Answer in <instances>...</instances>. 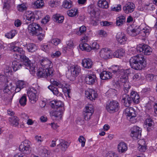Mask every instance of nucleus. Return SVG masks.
Here are the masks:
<instances>
[{
  "label": "nucleus",
  "instance_id": "60",
  "mask_svg": "<svg viewBox=\"0 0 157 157\" xmlns=\"http://www.w3.org/2000/svg\"><path fill=\"white\" fill-rule=\"evenodd\" d=\"M105 157H118V156L113 151H109L106 153Z\"/></svg>",
  "mask_w": 157,
  "mask_h": 157
},
{
  "label": "nucleus",
  "instance_id": "30",
  "mask_svg": "<svg viewBox=\"0 0 157 157\" xmlns=\"http://www.w3.org/2000/svg\"><path fill=\"white\" fill-rule=\"evenodd\" d=\"M125 51L122 48L117 49L113 53V57L121 58L124 55Z\"/></svg>",
  "mask_w": 157,
  "mask_h": 157
},
{
  "label": "nucleus",
  "instance_id": "28",
  "mask_svg": "<svg viewBox=\"0 0 157 157\" xmlns=\"http://www.w3.org/2000/svg\"><path fill=\"white\" fill-rule=\"evenodd\" d=\"M138 149L141 152L145 151L147 149V145L145 140L141 139L138 141Z\"/></svg>",
  "mask_w": 157,
  "mask_h": 157
},
{
  "label": "nucleus",
  "instance_id": "31",
  "mask_svg": "<svg viewBox=\"0 0 157 157\" xmlns=\"http://www.w3.org/2000/svg\"><path fill=\"white\" fill-rule=\"evenodd\" d=\"M15 89V87L13 86L12 84L10 83L4 88L3 92L5 93L10 94L14 92Z\"/></svg>",
  "mask_w": 157,
  "mask_h": 157
},
{
  "label": "nucleus",
  "instance_id": "5",
  "mask_svg": "<svg viewBox=\"0 0 157 157\" xmlns=\"http://www.w3.org/2000/svg\"><path fill=\"white\" fill-rule=\"evenodd\" d=\"M129 63L131 67L136 70H141L146 66L145 60L141 56H136L131 57Z\"/></svg>",
  "mask_w": 157,
  "mask_h": 157
},
{
  "label": "nucleus",
  "instance_id": "27",
  "mask_svg": "<svg viewBox=\"0 0 157 157\" xmlns=\"http://www.w3.org/2000/svg\"><path fill=\"white\" fill-rule=\"evenodd\" d=\"M92 60L89 58H85L82 59V64L83 67L87 69L91 68L93 65Z\"/></svg>",
  "mask_w": 157,
  "mask_h": 157
},
{
  "label": "nucleus",
  "instance_id": "59",
  "mask_svg": "<svg viewBox=\"0 0 157 157\" xmlns=\"http://www.w3.org/2000/svg\"><path fill=\"white\" fill-rule=\"evenodd\" d=\"M144 0H140L139 1V3L140 5H141L142 7H144V8L145 9L147 8V7L151 6H152V4H146L144 3Z\"/></svg>",
  "mask_w": 157,
  "mask_h": 157
},
{
  "label": "nucleus",
  "instance_id": "7",
  "mask_svg": "<svg viewBox=\"0 0 157 157\" xmlns=\"http://www.w3.org/2000/svg\"><path fill=\"white\" fill-rule=\"evenodd\" d=\"M124 114L127 118L132 123H134L136 121V112L132 107H127L124 112Z\"/></svg>",
  "mask_w": 157,
  "mask_h": 157
},
{
  "label": "nucleus",
  "instance_id": "42",
  "mask_svg": "<svg viewBox=\"0 0 157 157\" xmlns=\"http://www.w3.org/2000/svg\"><path fill=\"white\" fill-rule=\"evenodd\" d=\"M70 143L65 140H62L60 142L58 145L60 149L63 151H65L69 146Z\"/></svg>",
  "mask_w": 157,
  "mask_h": 157
},
{
  "label": "nucleus",
  "instance_id": "23",
  "mask_svg": "<svg viewBox=\"0 0 157 157\" xmlns=\"http://www.w3.org/2000/svg\"><path fill=\"white\" fill-rule=\"evenodd\" d=\"M39 155L42 157H48L50 155V152L47 147L44 146H40L38 149Z\"/></svg>",
  "mask_w": 157,
  "mask_h": 157
},
{
  "label": "nucleus",
  "instance_id": "62",
  "mask_svg": "<svg viewBox=\"0 0 157 157\" xmlns=\"http://www.w3.org/2000/svg\"><path fill=\"white\" fill-rule=\"evenodd\" d=\"M61 55V52L60 51H57L55 52H52L51 54V56L52 57L54 58L58 57Z\"/></svg>",
  "mask_w": 157,
  "mask_h": 157
},
{
  "label": "nucleus",
  "instance_id": "6",
  "mask_svg": "<svg viewBox=\"0 0 157 157\" xmlns=\"http://www.w3.org/2000/svg\"><path fill=\"white\" fill-rule=\"evenodd\" d=\"M50 82L54 86H58L59 88H61L65 94L66 97L70 98L69 94L71 92V89L69 86L65 82H60L55 79L51 78L50 79Z\"/></svg>",
  "mask_w": 157,
  "mask_h": 157
},
{
  "label": "nucleus",
  "instance_id": "17",
  "mask_svg": "<svg viewBox=\"0 0 157 157\" xmlns=\"http://www.w3.org/2000/svg\"><path fill=\"white\" fill-rule=\"evenodd\" d=\"M81 71V68L77 65L71 67L69 71L71 73L70 78L73 80L79 75Z\"/></svg>",
  "mask_w": 157,
  "mask_h": 157
},
{
  "label": "nucleus",
  "instance_id": "57",
  "mask_svg": "<svg viewBox=\"0 0 157 157\" xmlns=\"http://www.w3.org/2000/svg\"><path fill=\"white\" fill-rule=\"evenodd\" d=\"M34 14V19H38L40 18L43 16V13L41 11H36L33 12Z\"/></svg>",
  "mask_w": 157,
  "mask_h": 157
},
{
  "label": "nucleus",
  "instance_id": "22",
  "mask_svg": "<svg viewBox=\"0 0 157 157\" xmlns=\"http://www.w3.org/2000/svg\"><path fill=\"white\" fill-rule=\"evenodd\" d=\"M135 7V5L133 3L128 2L123 7V10L125 13H128L132 12L134 10Z\"/></svg>",
  "mask_w": 157,
  "mask_h": 157
},
{
  "label": "nucleus",
  "instance_id": "43",
  "mask_svg": "<svg viewBox=\"0 0 157 157\" xmlns=\"http://www.w3.org/2000/svg\"><path fill=\"white\" fill-rule=\"evenodd\" d=\"M132 79L133 81L134 82L142 81L144 80V78L141 75L140 73H137L134 75L132 77Z\"/></svg>",
  "mask_w": 157,
  "mask_h": 157
},
{
  "label": "nucleus",
  "instance_id": "9",
  "mask_svg": "<svg viewBox=\"0 0 157 157\" xmlns=\"http://www.w3.org/2000/svg\"><path fill=\"white\" fill-rule=\"evenodd\" d=\"M98 57L100 59H104L112 58H113L112 51L107 47L102 48L98 53Z\"/></svg>",
  "mask_w": 157,
  "mask_h": 157
},
{
  "label": "nucleus",
  "instance_id": "40",
  "mask_svg": "<svg viewBox=\"0 0 157 157\" xmlns=\"http://www.w3.org/2000/svg\"><path fill=\"white\" fill-rule=\"evenodd\" d=\"M10 124L16 127L18 125V118L16 116H11L9 119Z\"/></svg>",
  "mask_w": 157,
  "mask_h": 157
},
{
  "label": "nucleus",
  "instance_id": "19",
  "mask_svg": "<svg viewBox=\"0 0 157 157\" xmlns=\"http://www.w3.org/2000/svg\"><path fill=\"white\" fill-rule=\"evenodd\" d=\"M41 67L48 69H53V65L51 60L46 58H43L40 60Z\"/></svg>",
  "mask_w": 157,
  "mask_h": 157
},
{
  "label": "nucleus",
  "instance_id": "2",
  "mask_svg": "<svg viewBox=\"0 0 157 157\" xmlns=\"http://www.w3.org/2000/svg\"><path fill=\"white\" fill-rule=\"evenodd\" d=\"M113 73L114 76L119 77L120 81L124 83V91L127 93L130 87L128 75L133 73V70L130 69L124 70L122 67L116 65L113 67Z\"/></svg>",
  "mask_w": 157,
  "mask_h": 157
},
{
  "label": "nucleus",
  "instance_id": "24",
  "mask_svg": "<svg viewBox=\"0 0 157 157\" xmlns=\"http://www.w3.org/2000/svg\"><path fill=\"white\" fill-rule=\"evenodd\" d=\"M22 46L24 47H26V49L29 52H33L37 50L36 46L33 43L27 44L26 42L23 43Z\"/></svg>",
  "mask_w": 157,
  "mask_h": 157
},
{
  "label": "nucleus",
  "instance_id": "34",
  "mask_svg": "<svg viewBox=\"0 0 157 157\" xmlns=\"http://www.w3.org/2000/svg\"><path fill=\"white\" fill-rule=\"evenodd\" d=\"M33 5L36 9H41L44 6V2L43 0H36L33 2Z\"/></svg>",
  "mask_w": 157,
  "mask_h": 157
},
{
  "label": "nucleus",
  "instance_id": "1",
  "mask_svg": "<svg viewBox=\"0 0 157 157\" xmlns=\"http://www.w3.org/2000/svg\"><path fill=\"white\" fill-rule=\"evenodd\" d=\"M19 44V42L15 41L8 44V46L11 51L17 52L20 54H15L13 55V57L17 59L21 58L23 62L24 65L26 67V68L29 70L31 74L34 75L36 72V65L32 63L29 58L24 55L25 52L22 48L17 46Z\"/></svg>",
  "mask_w": 157,
  "mask_h": 157
},
{
  "label": "nucleus",
  "instance_id": "32",
  "mask_svg": "<svg viewBox=\"0 0 157 157\" xmlns=\"http://www.w3.org/2000/svg\"><path fill=\"white\" fill-rule=\"evenodd\" d=\"M121 101L125 106H128L131 103L132 100L128 95L125 94L122 96Z\"/></svg>",
  "mask_w": 157,
  "mask_h": 157
},
{
  "label": "nucleus",
  "instance_id": "4",
  "mask_svg": "<svg viewBox=\"0 0 157 157\" xmlns=\"http://www.w3.org/2000/svg\"><path fill=\"white\" fill-rule=\"evenodd\" d=\"M28 31L30 35L36 36L38 39L41 41L45 37V34L43 32V29L40 25L36 23L29 24L27 28Z\"/></svg>",
  "mask_w": 157,
  "mask_h": 157
},
{
  "label": "nucleus",
  "instance_id": "10",
  "mask_svg": "<svg viewBox=\"0 0 157 157\" xmlns=\"http://www.w3.org/2000/svg\"><path fill=\"white\" fill-rule=\"evenodd\" d=\"M27 94L29 101L31 103H35L37 101L38 98V93L34 88H28L27 90Z\"/></svg>",
  "mask_w": 157,
  "mask_h": 157
},
{
  "label": "nucleus",
  "instance_id": "41",
  "mask_svg": "<svg viewBox=\"0 0 157 157\" xmlns=\"http://www.w3.org/2000/svg\"><path fill=\"white\" fill-rule=\"evenodd\" d=\"M99 13L98 12H95L94 10H93L92 11L90 12V15L92 17L91 23L93 24L94 25H96L97 24V22L95 20L96 17L98 16Z\"/></svg>",
  "mask_w": 157,
  "mask_h": 157
},
{
  "label": "nucleus",
  "instance_id": "52",
  "mask_svg": "<svg viewBox=\"0 0 157 157\" xmlns=\"http://www.w3.org/2000/svg\"><path fill=\"white\" fill-rule=\"evenodd\" d=\"M63 7L66 9H69L72 6V2L70 0H64L63 3Z\"/></svg>",
  "mask_w": 157,
  "mask_h": 157
},
{
  "label": "nucleus",
  "instance_id": "26",
  "mask_svg": "<svg viewBox=\"0 0 157 157\" xmlns=\"http://www.w3.org/2000/svg\"><path fill=\"white\" fill-rule=\"evenodd\" d=\"M51 107L55 109H61L62 107H64L63 103L60 101L54 100L52 101L51 102Z\"/></svg>",
  "mask_w": 157,
  "mask_h": 157
},
{
  "label": "nucleus",
  "instance_id": "45",
  "mask_svg": "<svg viewBox=\"0 0 157 157\" xmlns=\"http://www.w3.org/2000/svg\"><path fill=\"white\" fill-rule=\"evenodd\" d=\"M21 64L17 61H13L12 63V67L14 71H16L21 67Z\"/></svg>",
  "mask_w": 157,
  "mask_h": 157
},
{
  "label": "nucleus",
  "instance_id": "51",
  "mask_svg": "<svg viewBox=\"0 0 157 157\" xmlns=\"http://www.w3.org/2000/svg\"><path fill=\"white\" fill-rule=\"evenodd\" d=\"M90 47L91 51L93 50L95 51H96L99 49L100 46L96 41H94L92 42L90 44Z\"/></svg>",
  "mask_w": 157,
  "mask_h": 157
},
{
  "label": "nucleus",
  "instance_id": "48",
  "mask_svg": "<svg viewBox=\"0 0 157 157\" xmlns=\"http://www.w3.org/2000/svg\"><path fill=\"white\" fill-rule=\"evenodd\" d=\"M153 122L151 118L146 119L144 121V126L147 128V130L149 131L148 128L151 127L153 124Z\"/></svg>",
  "mask_w": 157,
  "mask_h": 157
},
{
  "label": "nucleus",
  "instance_id": "55",
  "mask_svg": "<svg viewBox=\"0 0 157 157\" xmlns=\"http://www.w3.org/2000/svg\"><path fill=\"white\" fill-rule=\"evenodd\" d=\"M27 100L26 97V96L24 95L20 99L19 102L21 105L24 106L26 104Z\"/></svg>",
  "mask_w": 157,
  "mask_h": 157
},
{
  "label": "nucleus",
  "instance_id": "13",
  "mask_svg": "<svg viewBox=\"0 0 157 157\" xmlns=\"http://www.w3.org/2000/svg\"><path fill=\"white\" fill-rule=\"evenodd\" d=\"M136 49L138 53L142 52L146 55H150L152 52V49L148 45L145 44L137 45Z\"/></svg>",
  "mask_w": 157,
  "mask_h": 157
},
{
  "label": "nucleus",
  "instance_id": "16",
  "mask_svg": "<svg viewBox=\"0 0 157 157\" xmlns=\"http://www.w3.org/2000/svg\"><path fill=\"white\" fill-rule=\"evenodd\" d=\"M141 129L137 126H135L132 128L130 136L133 139L136 140L141 136Z\"/></svg>",
  "mask_w": 157,
  "mask_h": 157
},
{
  "label": "nucleus",
  "instance_id": "3",
  "mask_svg": "<svg viewBox=\"0 0 157 157\" xmlns=\"http://www.w3.org/2000/svg\"><path fill=\"white\" fill-rule=\"evenodd\" d=\"M127 33L129 35L135 36L139 35L140 38L144 39L149 34L150 28L146 26L144 23H142L139 27L135 28L132 25L129 26L127 29Z\"/></svg>",
  "mask_w": 157,
  "mask_h": 157
},
{
  "label": "nucleus",
  "instance_id": "58",
  "mask_svg": "<svg viewBox=\"0 0 157 157\" xmlns=\"http://www.w3.org/2000/svg\"><path fill=\"white\" fill-rule=\"evenodd\" d=\"M78 140L81 144L82 147H84L85 145L86 141L85 138L82 136H80L78 139Z\"/></svg>",
  "mask_w": 157,
  "mask_h": 157
},
{
  "label": "nucleus",
  "instance_id": "18",
  "mask_svg": "<svg viewBox=\"0 0 157 157\" xmlns=\"http://www.w3.org/2000/svg\"><path fill=\"white\" fill-rule=\"evenodd\" d=\"M116 39L118 43L121 45L126 44L128 40L126 35L122 32H119L117 34Z\"/></svg>",
  "mask_w": 157,
  "mask_h": 157
},
{
  "label": "nucleus",
  "instance_id": "20",
  "mask_svg": "<svg viewBox=\"0 0 157 157\" xmlns=\"http://www.w3.org/2000/svg\"><path fill=\"white\" fill-rule=\"evenodd\" d=\"M114 66H115L112 67V73L106 71H104L102 72L100 74V78L102 80H106L112 78L113 76L116 77L114 76L113 73V68Z\"/></svg>",
  "mask_w": 157,
  "mask_h": 157
},
{
  "label": "nucleus",
  "instance_id": "63",
  "mask_svg": "<svg viewBox=\"0 0 157 157\" xmlns=\"http://www.w3.org/2000/svg\"><path fill=\"white\" fill-rule=\"evenodd\" d=\"M61 42L60 40L58 38L53 39L51 41V43L55 46H57Z\"/></svg>",
  "mask_w": 157,
  "mask_h": 157
},
{
  "label": "nucleus",
  "instance_id": "49",
  "mask_svg": "<svg viewBox=\"0 0 157 157\" xmlns=\"http://www.w3.org/2000/svg\"><path fill=\"white\" fill-rule=\"evenodd\" d=\"M86 30V28L84 26L80 27L78 30H77L75 32L76 34L78 36H80L85 33Z\"/></svg>",
  "mask_w": 157,
  "mask_h": 157
},
{
  "label": "nucleus",
  "instance_id": "44",
  "mask_svg": "<svg viewBox=\"0 0 157 157\" xmlns=\"http://www.w3.org/2000/svg\"><path fill=\"white\" fill-rule=\"evenodd\" d=\"M53 20L58 23H62L63 22L64 17L59 14H56L53 16Z\"/></svg>",
  "mask_w": 157,
  "mask_h": 157
},
{
  "label": "nucleus",
  "instance_id": "29",
  "mask_svg": "<svg viewBox=\"0 0 157 157\" xmlns=\"http://www.w3.org/2000/svg\"><path fill=\"white\" fill-rule=\"evenodd\" d=\"M23 19L28 21H33L34 19L33 12L30 11L26 12L23 15Z\"/></svg>",
  "mask_w": 157,
  "mask_h": 157
},
{
  "label": "nucleus",
  "instance_id": "35",
  "mask_svg": "<svg viewBox=\"0 0 157 157\" xmlns=\"http://www.w3.org/2000/svg\"><path fill=\"white\" fill-rule=\"evenodd\" d=\"M51 48V45L47 43L43 44L40 45L41 49L48 54L50 53Z\"/></svg>",
  "mask_w": 157,
  "mask_h": 157
},
{
  "label": "nucleus",
  "instance_id": "8",
  "mask_svg": "<svg viewBox=\"0 0 157 157\" xmlns=\"http://www.w3.org/2000/svg\"><path fill=\"white\" fill-rule=\"evenodd\" d=\"M37 76L40 78H46L48 77H52L54 75L53 69H48L42 67H39L37 71Z\"/></svg>",
  "mask_w": 157,
  "mask_h": 157
},
{
  "label": "nucleus",
  "instance_id": "36",
  "mask_svg": "<svg viewBox=\"0 0 157 157\" xmlns=\"http://www.w3.org/2000/svg\"><path fill=\"white\" fill-rule=\"evenodd\" d=\"M48 89L50 90L55 95L57 96H62V94L59 92L58 89L50 85L48 86Z\"/></svg>",
  "mask_w": 157,
  "mask_h": 157
},
{
  "label": "nucleus",
  "instance_id": "46",
  "mask_svg": "<svg viewBox=\"0 0 157 157\" xmlns=\"http://www.w3.org/2000/svg\"><path fill=\"white\" fill-rule=\"evenodd\" d=\"M125 17L122 15L119 16L117 19L116 24L118 26L122 25L125 21Z\"/></svg>",
  "mask_w": 157,
  "mask_h": 157
},
{
  "label": "nucleus",
  "instance_id": "12",
  "mask_svg": "<svg viewBox=\"0 0 157 157\" xmlns=\"http://www.w3.org/2000/svg\"><path fill=\"white\" fill-rule=\"evenodd\" d=\"M119 106V103L117 101H111L106 104V109L109 113H113L118 110Z\"/></svg>",
  "mask_w": 157,
  "mask_h": 157
},
{
  "label": "nucleus",
  "instance_id": "56",
  "mask_svg": "<svg viewBox=\"0 0 157 157\" xmlns=\"http://www.w3.org/2000/svg\"><path fill=\"white\" fill-rule=\"evenodd\" d=\"M16 86L17 87L22 89L26 86V82L23 80H19L17 82Z\"/></svg>",
  "mask_w": 157,
  "mask_h": 157
},
{
  "label": "nucleus",
  "instance_id": "11",
  "mask_svg": "<svg viewBox=\"0 0 157 157\" xmlns=\"http://www.w3.org/2000/svg\"><path fill=\"white\" fill-rule=\"evenodd\" d=\"M30 144V142L28 140H24L19 146L20 150L25 154H29L31 152Z\"/></svg>",
  "mask_w": 157,
  "mask_h": 157
},
{
  "label": "nucleus",
  "instance_id": "54",
  "mask_svg": "<svg viewBox=\"0 0 157 157\" xmlns=\"http://www.w3.org/2000/svg\"><path fill=\"white\" fill-rule=\"evenodd\" d=\"M4 72L6 76H10L12 74V71L10 67L6 66L4 69Z\"/></svg>",
  "mask_w": 157,
  "mask_h": 157
},
{
  "label": "nucleus",
  "instance_id": "64",
  "mask_svg": "<svg viewBox=\"0 0 157 157\" xmlns=\"http://www.w3.org/2000/svg\"><path fill=\"white\" fill-rule=\"evenodd\" d=\"M67 44L68 48L71 50L73 49L75 47V45L72 40H70L67 41Z\"/></svg>",
  "mask_w": 157,
  "mask_h": 157
},
{
  "label": "nucleus",
  "instance_id": "37",
  "mask_svg": "<svg viewBox=\"0 0 157 157\" xmlns=\"http://www.w3.org/2000/svg\"><path fill=\"white\" fill-rule=\"evenodd\" d=\"M80 49L82 51H84L87 52H90L91 48L90 45L87 43H82L79 45Z\"/></svg>",
  "mask_w": 157,
  "mask_h": 157
},
{
  "label": "nucleus",
  "instance_id": "53",
  "mask_svg": "<svg viewBox=\"0 0 157 157\" xmlns=\"http://www.w3.org/2000/svg\"><path fill=\"white\" fill-rule=\"evenodd\" d=\"M94 106L93 105L88 104L86 105L85 107L84 112L87 113H94Z\"/></svg>",
  "mask_w": 157,
  "mask_h": 157
},
{
  "label": "nucleus",
  "instance_id": "61",
  "mask_svg": "<svg viewBox=\"0 0 157 157\" xmlns=\"http://www.w3.org/2000/svg\"><path fill=\"white\" fill-rule=\"evenodd\" d=\"M50 17L49 16L46 15L42 19L41 22L42 24H45L50 21Z\"/></svg>",
  "mask_w": 157,
  "mask_h": 157
},
{
  "label": "nucleus",
  "instance_id": "50",
  "mask_svg": "<svg viewBox=\"0 0 157 157\" xmlns=\"http://www.w3.org/2000/svg\"><path fill=\"white\" fill-rule=\"evenodd\" d=\"M17 33V31L15 30H12L10 32L6 33L5 36L8 39H12Z\"/></svg>",
  "mask_w": 157,
  "mask_h": 157
},
{
  "label": "nucleus",
  "instance_id": "39",
  "mask_svg": "<svg viewBox=\"0 0 157 157\" xmlns=\"http://www.w3.org/2000/svg\"><path fill=\"white\" fill-rule=\"evenodd\" d=\"M28 6L26 3H23L17 5V9L19 12H23L27 10L28 9Z\"/></svg>",
  "mask_w": 157,
  "mask_h": 157
},
{
  "label": "nucleus",
  "instance_id": "33",
  "mask_svg": "<svg viewBox=\"0 0 157 157\" xmlns=\"http://www.w3.org/2000/svg\"><path fill=\"white\" fill-rule=\"evenodd\" d=\"M130 98L132 101L135 103L138 104L140 102V97L139 94L134 91H132L131 93Z\"/></svg>",
  "mask_w": 157,
  "mask_h": 157
},
{
  "label": "nucleus",
  "instance_id": "15",
  "mask_svg": "<svg viewBox=\"0 0 157 157\" xmlns=\"http://www.w3.org/2000/svg\"><path fill=\"white\" fill-rule=\"evenodd\" d=\"M85 96L91 101L94 100L97 98L98 94L96 91L91 89H88L85 91Z\"/></svg>",
  "mask_w": 157,
  "mask_h": 157
},
{
  "label": "nucleus",
  "instance_id": "14",
  "mask_svg": "<svg viewBox=\"0 0 157 157\" xmlns=\"http://www.w3.org/2000/svg\"><path fill=\"white\" fill-rule=\"evenodd\" d=\"M64 111V107H62L61 109H54V110L50 112V114L55 119L59 120L62 118Z\"/></svg>",
  "mask_w": 157,
  "mask_h": 157
},
{
  "label": "nucleus",
  "instance_id": "21",
  "mask_svg": "<svg viewBox=\"0 0 157 157\" xmlns=\"http://www.w3.org/2000/svg\"><path fill=\"white\" fill-rule=\"evenodd\" d=\"M97 78L95 74L92 73L87 75L85 77V80L87 84L92 85L94 84L97 80Z\"/></svg>",
  "mask_w": 157,
  "mask_h": 157
},
{
  "label": "nucleus",
  "instance_id": "38",
  "mask_svg": "<svg viewBox=\"0 0 157 157\" xmlns=\"http://www.w3.org/2000/svg\"><path fill=\"white\" fill-rule=\"evenodd\" d=\"M109 0H99L98 2V6L99 7L107 9L109 7L108 2Z\"/></svg>",
  "mask_w": 157,
  "mask_h": 157
},
{
  "label": "nucleus",
  "instance_id": "25",
  "mask_svg": "<svg viewBox=\"0 0 157 157\" xmlns=\"http://www.w3.org/2000/svg\"><path fill=\"white\" fill-rule=\"evenodd\" d=\"M127 149L128 145L126 143L123 141L119 143L117 146V150L119 153H125Z\"/></svg>",
  "mask_w": 157,
  "mask_h": 157
},
{
  "label": "nucleus",
  "instance_id": "47",
  "mask_svg": "<svg viewBox=\"0 0 157 157\" xmlns=\"http://www.w3.org/2000/svg\"><path fill=\"white\" fill-rule=\"evenodd\" d=\"M67 14L69 16L71 17L75 16L78 15V10L76 8H72L67 11Z\"/></svg>",
  "mask_w": 157,
  "mask_h": 157
}]
</instances>
